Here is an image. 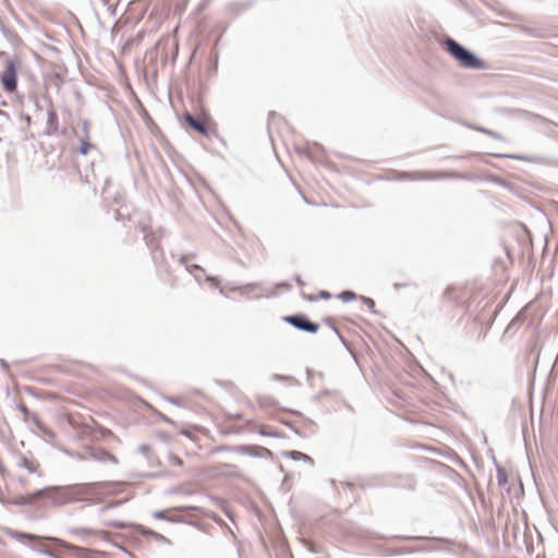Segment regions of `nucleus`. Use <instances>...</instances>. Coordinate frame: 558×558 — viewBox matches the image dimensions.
<instances>
[{
	"mask_svg": "<svg viewBox=\"0 0 558 558\" xmlns=\"http://www.w3.org/2000/svg\"><path fill=\"white\" fill-rule=\"evenodd\" d=\"M22 464L24 468H26L29 472H33V473L36 472L38 469V463H35L27 459H23Z\"/></svg>",
	"mask_w": 558,
	"mask_h": 558,
	"instance_id": "8",
	"label": "nucleus"
},
{
	"mask_svg": "<svg viewBox=\"0 0 558 558\" xmlns=\"http://www.w3.org/2000/svg\"><path fill=\"white\" fill-rule=\"evenodd\" d=\"M113 527H118V529H122L124 527V524H121V523H113L112 524Z\"/></svg>",
	"mask_w": 558,
	"mask_h": 558,
	"instance_id": "12",
	"label": "nucleus"
},
{
	"mask_svg": "<svg viewBox=\"0 0 558 558\" xmlns=\"http://www.w3.org/2000/svg\"><path fill=\"white\" fill-rule=\"evenodd\" d=\"M536 118H537L538 120L543 121V122H546V121H547L545 118H542V117H539V116H536Z\"/></svg>",
	"mask_w": 558,
	"mask_h": 558,
	"instance_id": "15",
	"label": "nucleus"
},
{
	"mask_svg": "<svg viewBox=\"0 0 558 558\" xmlns=\"http://www.w3.org/2000/svg\"><path fill=\"white\" fill-rule=\"evenodd\" d=\"M1 83L5 92L13 93L17 87L16 66L13 61H8L4 71L1 73Z\"/></svg>",
	"mask_w": 558,
	"mask_h": 558,
	"instance_id": "2",
	"label": "nucleus"
},
{
	"mask_svg": "<svg viewBox=\"0 0 558 558\" xmlns=\"http://www.w3.org/2000/svg\"><path fill=\"white\" fill-rule=\"evenodd\" d=\"M90 148H92V145L88 142V140H82L81 141V145H80L78 150H80V153L82 155H87L89 153Z\"/></svg>",
	"mask_w": 558,
	"mask_h": 558,
	"instance_id": "7",
	"label": "nucleus"
},
{
	"mask_svg": "<svg viewBox=\"0 0 558 558\" xmlns=\"http://www.w3.org/2000/svg\"><path fill=\"white\" fill-rule=\"evenodd\" d=\"M363 303L374 312V308H375V301L371 298H367V296H362L361 298Z\"/></svg>",
	"mask_w": 558,
	"mask_h": 558,
	"instance_id": "10",
	"label": "nucleus"
},
{
	"mask_svg": "<svg viewBox=\"0 0 558 558\" xmlns=\"http://www.w3.org/2000/svg\"><path fill=\"white\" fill-rule=\"evenodd\" d=\"M446 50L459 61L464 68L477 69L481 68L482 63L471 52L465 50L453 39H447L445 41Z\"/></svg>",
	"mask_w": 558,
	"mask_h": 558,
	"instance_id": "1",
	"label": "nucleus"
},
{
	"mask_svg": "<svg viewBox=\"0 0 558 558\" xmlns=\"http://www.w3.org/2000/svg\"><path fill=\"white\" fill-rule=\"evenodd\" d=\"M56 119H57V118H56V114H54L53 112H52V113H50V120H56Z\"/></svg>",
	"mask_w": 558,
	"mask_h": 558,
	"instance_id": "14",
	"label": "nucleus"
},
{
	"mask_svg": "<svg viewBox=\"0 0 558 558\" xmlns=\"http://www.w3.org/2000/svg\"><path fill=\"white\" fill-rule=\"evenodd\" d=\"M322 296L327 299V298H329V293L328 292H322Z\"/></svg>",
	"mask_w": 558,
	"mask_h": 558,
	"instance_id": "13",
	"label": "nucleus"
},
{
	"mask_svg": "<svg viewBox=\"0 0 558 558\" xmlns=\"http://www.w3.org/2000/svg\"><path fill=\"white\" fill-rule=\"evenodd\" d=\"M283 320L291 324L298 329L312 333L316 332L319 328L317 324L307 320L306 317L302 315L286 316L283 317Z\"/></svg>",
	"mask_w": 558,
	"mask_h": 558,
	"instance_id": "3",
	"label": "nucleus"
},
{
	"mask_svg": "<svg viewBox=\"0 0 558 558\" xmlns=\"http://www.w3.org/2000/svg\"><path fill=\"white\" fill-rule=\"evenodd\" d=\"M49 493V490H39L37 492L34 497H39V496H44V495H47Z\"/></svg>",
	"mask_w": 558,
	"mask_h": 558,
	"instance_id": "11",
	"label": "nucleus"
},
{
	"mask_svg": "<svg viewBox=\"0 0 558 558\" xmlns=\"http://www.w3.org/2000/svg\"><path fill=\"white\" fill-rule=\"evenodd\" d=\"M99 534H100L104 538H106V537H107V533H105V532H101V533H99Z\"/></svg>",
	"mask_w": 558,
	"mask_h": 558,
	"instance_id": "16",
	"label": "nucleus"
},
{
	"mask_svg": "<svg viewBox=\"0 0 558 558\" xmlns=\"http://www.w3.org/2000/svg\"><path fill=\"white\" fill-rule=\"evenodd\" d=\"M68 548L74 553V555L78 558H94L95 556L101 555L100 551L92 550L84 547H78L74 545L68 546Z\"/></svg>",
	"mask_w": 558,
	"mask_h": 558,
	"instance_id": "5",
	"label": "nucleus"
},
{
	"mask_svg": "<svg viewBox=\"0 0 558 558\" xmlns=\"http://www.w3.org/2000/svg\"><path fill=\"white\" fill-rule=\"evenodd\" d=\"M412 180H434L441 178L442 175L435 172H416L408 175Z\"/></svg>",
	"mask_w": 558,
	"mask_h": 558,
	"instance_id": "6",
	"label": "nucleus"
},
{
	"mask_svg": "<svg viewBox=\"0 0 558 558\" xmlns=\"http://www.w3.org/2000/svg\"><path fill=\"white\" fill-rule=\"evenodd\" d=\"M185 122L191 126L193 128L194 130H196L198 133L203 134V135H208V130H207V126H206V123L201 121V120H196L191 113H185L183 116Z\"/></svg>",
	"mask_w": 558,
	"mask_h": 558,
	"instance_id": "4",
	"label": "nucleus"
},
{
	"mask_svg": "<svg viewBox=\"0 0 558 558\" xmlns=\"http://www.w3.org/2000/svg\"><path fill=\"white\" fill-rule=\"evenodd\" d=\"M339 296L343 301H351L356 298L355 293H353L351 291H344Z\"/></svg>",
	"mask_w": 558,
	"mask_h": 558,
	"instance_id": "9",
	"label": "nucleus"
}]
</instances>
